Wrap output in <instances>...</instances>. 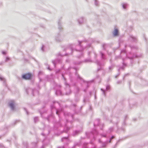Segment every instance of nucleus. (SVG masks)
<instances>
[{
	"label": "nucleus",
	"mask_w": 148,
	"mask_h": 148,
	"mask_svg": "<svg viewBox=\"0 0 148 148\" xmlns=\"http://www.w3.org/2000/svg\"><path fill=\"white\" fill-rule=\"evenodd\" d=\"M32 76V75L30 73H27L22 76L23 78L25 79H31Z\"/></svg>",
	"instance_id": "nucleus-1"
},
{
	"label": "nucleus",
	"mask_w": 148,
	"mask_h": 148,
	"mask_svg": "<svg viewBox=\"0 0 148 148\" xmlns=\"http://www.w3.org/2000/svg\"><path fill=\"white\" fill-rule=\"evenodd\" d=\"M14 102L13 101H12L10 104V106L12 109H14Z\"/></svg>",
	"instance_id": "nucleus-2"
},
{
	"label": "nucleus",
	"mask_w": 148,
	"mask_h": 148,
	"mask_svg": "<svg viewBox=\"0 0 148 148\" xmlns=\"http://www.w3.org/2000/svg\"><path fill=\"white\" fill-rule=\"evenodd\" d=\"M118 31L117 29H115L114 30L113 34L114 36H117L118 35Z\"/></svg>",
	"instance_id": "nucleus-3"
},
{
	"label": "nucleus",
	"mask_w": 148,
	"mask_h": 148,
	"mask_svg": "<svg viewBox=\"0 0 148 148\" xmlns=\"http://www.w3.org/2000/svg\"><path fill=\"white\" fill-rule=\"evenodd\" d=\"M114 138V136H113L112 137L111 139L113 138Z\"/></svg>",
	"instance_id": "nucleus-4"
}]
</instances>
